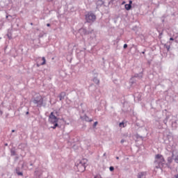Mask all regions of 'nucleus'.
I'll return each mask as SVG.
<instances>
[{
	"instance_id": "obj_32",
	"label": "nucleus",
	"mask_w": 178,
	"mask_h": 178,
	"mask_svg": "<svg viewBox=\"0 0 178 178\" xmlns=\"http://www.w3.org/2000/svg\"><path fill=\"white\" fill-rule=\"evenodd\" d=\"M31 25L33 26V23H31Z\"/></svg>"
},
{
	"instance_id": "obj_26",
	"label": "nucleus",
	"mask_w": 178,
	"mask_h": 178,
	"mask_svg": "<svg viewBox=\"0 0 178 178\" xmlns=\"http://www.w3.org/2000/svg\"><path fill=\"white\" fill-rule=\"evenodd\" d=\"M52 129H56V127L54 125Z\"/></svg>"
},
{
	"instance_id": "obj_31",
	"label": "nucleus",
	"mask_w": 178,
	"mask_h": 178,
	"mask_svg": "<svg viewBox=\"0 0 178 178\" xmlns=\"http://www.w3.org/2000/svg\"><path fill=\"white\" fill-rule=\"evenodd\" d=\"M142 54H145V51H143Z\"/></svg>"
},
{
	"instance_id": "obj_5",
	"label": "nucleus",
	"mask_w": 178,
	"mask_h": 178,
	"mask_svg": "<svg viewBox=\"0 0 178 178\" xmlns=\"http://www.w3.org/2000/svg\"><path fill=\"white\" fill-rule=\"evenodd\" d=\"M46 63H47V60L45 59V57H42V58H39L37 63V67H40V66H43Z\"/></svg>"
},
{
	"instance_id": "obj_7",
	"label": "nucleus",
	"mask_w": 178,
	"mask_h": 178,
	"mask_svg": "<svg viewBox=\"0 0 178 178\" xmlns=\"http://www.w3.org/2000/svg\"><path fill=\"white\" fill-rule=\"evenodd\" d=\"M65 97H66V93L64 92H61L59 95L60 101H62V99H64Z\"/></svg>"
},
{
	"instance_id": "obj_3",
	"label": "nucleus",
	"mask_w": 178,
	"mask_h": 178,
	"mask_svg": "<svg viewBox=\"0 0 178 178\" xmlns=\"http://www.w3.org/2000/svg\"><path fill=\"white\" fill-rule=\"evenodd\" d=\"M59 121V118H58L56 116H55V115H54V112H51L49 116V122H50V123H58V122Z\"/></svg>"
},
{
	"instance_id": "obj_24",
	"label": "nucleus",
	"mask_w": 178,
	"mask_h": 178,
	"mask_svg": "<svg viewBox=\"0 0 178 178\" xmlns=\"http://www.w3.org/2000/svg\"><path fill=\"white\" fill-rule=\"evenodd\" d=\"M2 113H3L2 111L0 110V116L2 115Z\"/></svg>"
},
{
	"instance_id": "obj_18",
	"label": "nucleus",
	"mask_w": 178,
	"mask_h": 178,
	"mask_svg": "<svg viewBox=\"0 0 178 178\" xmlns=\"http://www.w3.org/2000/svg\"><path fill=\"white\" fill-rule=\"evenodd\" d=\"M124 49L127 48V44H124Z\"/></svg>"
},
{
	"instance_id": "obj_2",
	"label": "nucleus",
	"mask_w": 178,
	"mask_h": 178,
	"mask_svg": "<svg viewBox=\"0 0 178 178\" xmlns=\"http://www.w3.org/2000/svg\"><path fill=\"white\" fill-rule=\"evenodd\" d=\"M95 19H97V17L91 12H89L86 15V20L88 23L95 22Z\"/></svg>"
},
{
	"instance_id": "obj_6",
	"label": "nucleus",
	"mask_w": 178,
	"mask_h": 178,
	"mask_svg": "<svg viewBox=\"0 0 178 178\" xmlns=\"http://www.w3.org/2000/svg\"><path fill=\"white\" fill-rule=\"evenodd\" d=\"M78 171L79 172H84L86 170V166L83 165V163H80L78 165Z\"/></svg>"
},
{
	"instance_id": "obj_8",
	"label": "nucleus",
	"mask_w": 178,
	"mask_h": 178,
	"mask_svg": "<svg viewBox=\"0 0 178 178\" xmlns=\"http://www.w3.org/2000/svg\"><path fill=\"white\" fill-rule=\"evenodd\" d=\"M124 8H125L126 10H130V9H131V5L125 4Z\"/></svg>"
},
{
	"instance_id": "obj_15",
	"label": "nucleus",
	"mask_w": 178,
	"mask_h": 178,
	"mask_svg": "<svg viewBox=\"0 0 178 178\" xmlns=\"http://www.w3.org/2000/svg\"><path fill=\"white\" fill-rule=\"evenodd\" d=\"M94 81H96L97 84H99V80L95 79Z\"/></svg>"
},
{
	"instance_id": "obj_13",
	"label": "nucleus",
	"mask_w": 178,
	"mask_h": 178,
	"mask_svg": "<svg viewBox=\"0 0 178 178\" xmlns=\"http://www.w3.org/2000/svg\"><path fill=\"white\" fill-rule=\"evenodd\" d=\"M109 169L111 172H113L115 170V168H113V166H111Z\"/></svg>"
},
{
	"instance_id": "obj_17",
	"label": "nucleus",
	"mask_w": 178,
	"mask_h": 178,
	"mask_svg": "<svg viewBox=\"0 0 178 178\" xmlns=\"http://www.w3.org/2000/svg\"><path fill=\"white\" fill-rule=\"evenodd\" d=\"M53 124H54V127H58V122H54Z\"/></svg>"
},
{
	"instance_id": "obj_11",
	"label": "nucleus",
	"mask_w": 178,
	"mask_h": 178,
	"mask_svg": "<svg viewBox=\"0 0 178 178\" xmlns=\"http://www.w3.org/2000/svg\"><path fill=\"white\" fill-rule=\"evenodd\" d=\"M16 173L18 176H23V172L17 171V168H16Z\"/></svg>"
},
{
	"instance_id": "obj_20",
	"label": "nucleus",
	"mask_w": 178,
	"mask_h": 178,
	"mask_svg": "<svg viewBox=\"0 0 178 178\" xmlns=\"http://www.w3.org/2000/svg\"><path fill=\"white\" fill-rule=\"evenodd\" d=\"M131 3H133V1H129V5H131Z\"/></svg>"
},
{
	"instance_id": "obj_1",
	"label": "nucleus",
	"mask_w": 178,
	"mask_h": 178,
	"mask_svg": "<svg viewBox=\"0 0 178 178\" xmlns=\"http://www.w3.org/2000/svg\"><path fill=\"white\" fill-rule=\"evenodd\" d=\"M154 163H156V169H160L161 168H163V165L165 164V158L161 154H156L155 156Z\"/></svg>"
},
{
	"instance_id": "obj_30",
	"label": "nucleus",
	"mask_w": 178,
	"mask_h": 178,
	"mask_svg": "<svg viewBox=\"0 0 178 178\" xmlns=\"http://www.w3.org/2000/svg\"><path fill=\"white\" fill-rule=\"evenodd\" d=\"M116 159H119V157H118V156H117V157H116Z\"/></svg>"
},
{
	"instance_id": "obj_21",
	"label": "nucleus",
	"mask_w": 178,
	"mask_h": 178,
	"mask_svg": "<svg viewBox=\"0 0 178 178\" xmlns=\"http://www.w3.org/2000/svg\"><path fill=\"white\" fill-rule=\"evenodd\" d=\"M47 27H51V24H47Z\"/></svg>"
},
{
	"instance_id": "obj_25",
	"label": "nucleus",
	"mask_w": 178,
	"mask_h": 178,
	"mask_svg": "<svg viewBox=\"0 0 178 178\" xmlns=\"http://www.w3.org/2000/svg\"><path fill=\"white\" fill-rule=\"evenodd\" d=\"M175 178H178V175H175Z\"/></svg>"
},
{
	"instance_id": "obj_22",
	"label": "nucleus",
	"mask_w": 178,
	"mask_h": 178,
	"mask_svg": "<svg viewBox=\"0 0 178 178\" xmlns=\"http://www.w3.org/2000/svg\"><path fill=\"white\" fill-rule=\"evenodd\" d=\"M175 39H173V38H170V41H173Z\"/></svg>"
},
{
	"instance_id": "obj_23",
	"label": "nucleus",
	"mask_w": 178,
	"mask_h": 178,
	"mask_svg": "<svg viewBox=\"0 0 178 178\" xmlns=\"http://www.w3.org/2000/svg\"><path fill=\"white\" fill-rule=\"evenodd\" d=\"M123 143H124V140H121V144H123Z\"/></svg>"
},
{
	"instance_id": "obj_14",
	"label": "nucleus",
	"mask_w": 178,
	"mask_h": 178,
	"mask_svg": "<svg viewBox=\"0 0 178 178\" xmlns=\"http://www.w3.org/2000/svg\"><path fill=\"white\" fill-rule=\"evenodd\" d=\"M119 126L120 127H122H122H124V122H120Z\"/></svg>"
},
{
	"instance_id": "obj_9",
	"label": "nucleus",
	"mask_w": 178,
	"mask_h": 178,
	"mask_svg": "<svg viewBox=\"0 0 178 178\" xmlns=\"http://www.w3.org/2000/svg\"><path fill=\"white\" fill-rule=\"evenodd\" d=\"M144 176H145V172H140V173L138 174V178H143Z\"/></svg>"
},
{
	"instance_id": "obj_4",
	"label": "nucleus",
	"mask_w": 178,
	"mask_h": 178,
	"mask_svg": "<svg viewBox=\"0 0 178 178\" xmlns=\"http://www.w3.org/2000/svg\"><path fill=\"white\" fill-rule=\"evenodd\" d=\"M44 102V99H42V97L41 95L37 96L33 99V104H35L36 105H42Z\"/></svg>"
},
{
	"instance_id": "obj_10",
	"label": "nucleus",
	"mask_w": 178,
	"mask_h": 178,
	"mask_svg": "<svg viewBox=\"0 0 178 178\" xmlns=\"http://www.w3.org/2000/svg\"><path fill=\"white\" fill-rule=\"evenodd\" d=\"M168 163H172V162H173V158L168 157Z\"/></svg>"
},
{
	"instance_id": "obj_12",
	"label": "nucleus",
	"mask_w": 178,
	"mask_h": 178,
	"mask_svg": "<svg viewBox=\"0 0 178 178\" xmlns=\"http://www.w3.org/2000/svg\"><path fill=\"white\" fill-rule=\"evenodd\" d=\"M174 160L176 163H178V154L175 157Z\"/></svg>"
},
{
	"instance_id": "obj_29",
	"label": "nucleus",
	"mask_w": 178,
	"mask_h": 178,
	"mask_svg": "<svg viewBox=\"0 0 178 178\" xmlns=\"http://www.w3.org/2000/svg\"><path fill=\"white\" fill-rule=\"evenodd\" d=\"M29 111H27V112H26V115H29Z\"/></svg>"
},
{
	"instance_id": "obj_28",
	"label": "nucleus",
	"mask_w": 178,
	"mask_h": 178,
	"mask_svg": "<svg viewBox=\"0 0 178 178\" xmlns=\"http://www.w3.org/2000/svg\"><path fill=\"white\" fill-rule=\"evenodd\" d=\"M12 133H15V129H13V130H12Z\"/></svg>"
},
{
	"instance_id": "obj_27",
	"label": "nucleus",
	"mask_w": 178,
	"mask_h": 178,
	"mask_svg": "<svg viewBox=\"0 0 178 178\" xmlns=\"http://www.w3.org/2000/svg\"><path fill=\"white\" fill-rule=\"evenodd\" d=\"M124 3H126V2H125V1H123V2H122V5H124Z\"/></svg>"
},
{
	"instance_id": "obj_16",
	"label": "nucleus",
	"mask_w": 178,
	"mask_h": 178,
	"mask_svg": "<svg viewBox=\"0 0 178 178\" xmlns=\"http://www.w3.org/2000/svg\"><path fill=\"white\" fill-rule=\"evenodd\" d=\"M97 124H98V122H95L93 124V127H96Z\"/></svg>"
},
{
	"instance_id": "obj_19",
	"label": "nucleus",
	"mask_w": 178,
	"mask_h": 178,
	"mask_svg": "<svg viewBox=\"0 0 178 178\" xmlns=\"http://www.w3.org/2000/svg\"><path fill=\"white\" fill-rule=\"evenodd\" d=\"M8 37L9 40H12V36H9V35H8Z\"/></svg>"
}]
</instances>
